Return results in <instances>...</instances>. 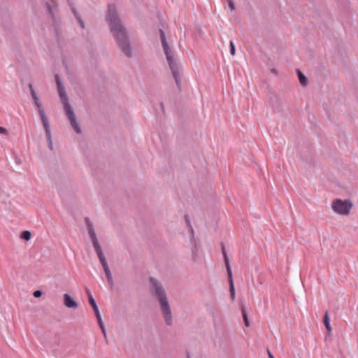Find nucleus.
Here are the masks:
<instances>
[{
  "label": "nucleus",
  "mask_w": 358,
  "mask_h": 358,
  "mask_svg": "<svg viewBox=\"0 0 358 358\" xmlns=\"http://www.w3.org/2000/svg\"><path fill=\"white\" fill-rule=\"evenodd\" d=\"M106 21L118 47L127 57H131L132 52L128 33L119 17L115 4H109L108 6Z\"/></svg>",
  "instance_id": "nucleus-1"
},
{
  "label": "nucleus",
  "mask_w": 358,
  "mask_h": 358,
  "mask_svg": "<svg viewBox=\"0 0 358 358\" xmlns=\"http://www.w3.org/2000/svg\"><path fill=\"white\" fill-rule=\"evenodd\" d=\"M150 282L151 285V291L159 302L162 313L164 318L166 324L168 326L172 325L173 319L171 310L162 285L159 283L156 278L152 277L150 278Z\"/></svg>",
  "instance_id": "nucleus-2"
},
{
  "label": "nucleus",
  "mask_w": 358,
  "mask_h": 358,
  "mask_svg": "<svg viewBox=\"0 0 358 358\" xmlns=\"http://www.w3.org/2000/svg\"><path fill=\"white\" fill-rule=\"evenodd\" d=\"M55 77V82H56V85H57V92H58L61 102L63 104L66 116L68 118V120H69L70 124H71V127L73 128V129L75 131V132L77 134H80L81 133L80 127L77 122L75 113L69 102V97L65 91L64 86L63 83H62L60 77L58 74H56Z\"/></svg>",
  "instance_id": "nucleus-3"
},
{
  "label": "nucleus",
  "mask_w": 358,
  "mask_h": 358,
  "mask_svg": "<svg viewBox=\"0 0 358 358\" xmlns=\"http://www.w3.org/2000/svg\"><path fill=\"white\" fill-rule=\"evenodd\" d=\"M159 31L160 39H161L162 45V48L164 50V52L166 55V60L169 63L170 69L171 71L173 77L176 81L177 87H178V90L180 92L182 90V88H181V81H180V76H179V67H178L177 63H176L173 59V54L168 44L164 30L162 29H159Z\"/></svg>",
  "instance_id": "nucleus-4"
},
{
  "label": "nucleus",
  "mask_w": 358,
  "mask_h": 358,
  "mask_svg": "<svg viewBox=\"0 0 358 358\" xmlns=\"http://www.w3.org/2000/svg\"><path fill=\"white\" fill-rule=\"evenodd\" d=\"M352 206L350 199L343 201L341 199H336L332 202L331 208L335 213L339 215H348L350 214Z\"/></svg>",
  "instance_id": "nucleus-5"
},
{
  "label": "nucleus",
  "mask_w": 358,
  "mask_h": 358,
  "mask_svg": "<svg viewBox=\"0 0 358 358\" xmlns=\"http://www.w3.org/2000/svg\"><path fill=\"white\" fill-rule=\"evenodd\" d=\"M221 246H222V252L223 255V257H224V263H225V266H226V268H227V271L228 280H229V283L230 295H231V299L234 301L235 299L236 293H235V287H234L233 277H232V271L231 269V266L229 264V260L228 255L226 252V249H225V246H224V243H222Z\"/></svg>",
  "instance_id": "nucleus-6"
},
{
  "label": "nucleus",
  "mask_w": 358,
  "mask_h": 358,
  "mask_svg": "<svg viewBox=\"0 0 358 358\" xmlns=\"http://www.w3.org/2000/svg\"><path fill=\"white\" fill-rule=\"evenodd\" d=\"M85 222L86 224V226H87V229L88 230V234L90 235V237L92 240V244H93V247L97 254V255H100L101 254H103V251H102V249H101V247L99 243V241L97 239V237H96V233H95V231H94V227H93V224L92 223V222L90 221V218L89 217H85Z\"/></svg>",
  "instance_id": "nucleus-7"
},
{
  "label": "nucleus",
  "mask_w": 358,
  "mask_h": 358,
  "mask_svg": "<svg viewBox=\"0 0 358 358\" xmlns=\"http://www.w3.org/2000/svg\"><path fill=\"white\" fill-rule=\"evenodd\" d=\"M29 90H30V92H31V96H32V98L34 99V104H35V106L38 108V114L40 115L42 124H44V123H46V122H49L48 117L45 115V110H44V109L42 107V105H41V101L39 100V98L37 96L36 92H35V90H34L31 83L29 84Z\"/></svg>",
  "instance_id": "nucleus-8"
},
{
  "label": "nucleus",
  "mask_w": 358,
  "mask_h": 358,
  "mask_svg": "<svg viewBox=\"0 0 358 358\" xmlns=\"http://www.w3.org/2000/svg\"><path fill=\"white\" fill-rule=\"evenodd\" d=\"M45 7L47 8V10H48L50 17L52 19L53 21H55V11L57 9V3L55 0H51L50 1H47L45 3Z\"/></svg>",
  "instance_id": "nucleus-9"
},
{
  "label": "nucleus",
  "mask_w": 358,
  "mask_h": 358,
  "mask_svg": "<svg viewBox=\"0 0 358 358\" xmlns=\"http://www.w3.org/2000/svg\"><path fill=\"white\" fill-rule=\"evenodd\" d=\"M64 304L69 308H77L78 303L69 294H64Z\"/></svg>",
  "instance_id": "nucleus-10"
},
{
  "label": "nucleus",
  "mask_w": 358,
  "mask_h": 358,
  "mask_svg": "<svg viewBox=\"0 0 358 358\" xmlns=\"http://www.w3.org/2000/svg\"><path fill=\"white\" fill-rule=\"evenodd\" d=\"M270 104L274 110H278L281 105V100L277 94H273L269 100Z\"/></svg>",
  "instance_id": "nucleus-11"
},
{
  "label": "nucleus",
  "mask_w": 358,
  "mask_h": 358,
  "mask_svg": "<svg viewBox=\"0 0 358 358\" xmlns=\"http://www.w3.org/2000/svg\"><path fill=\"white\" fill-rule=\"evenodd\" d=\"M43 126L45 131V135H46V138H47V140L48 142L49 148L50 150H52L53 149L52 141L51 131H50V127L49 125V122L43 124Z\"/></svg>",
  "instance_id": "nucleus-12"
},
{
  "label": "nucleus",
  "mask_w": 358,
  "mask_h": 358,
  "mask_svg": "<svg viewBox=\"0 0 358 358\" xmlns=\"http://www.w3.org/2000/svg\"><path fill=\"white\" fill-rule=\"evenodd\" d=\"M323 322H324L325 328L327 330L329 334H330L331 333V325H330V319H329V317L328 311H326L325 313H324V319H323Z\"/></svg>",
  "instance_id": "nucleus-13"
},
{
  "label": "nucleus",
  "mask_w": 358,
  "mask_h": 358,
  "mask_svg": "<svg viewBox=\"0 0 358 358\" xmlns=\"http://www.w3.org/2000/svg\"><path fill=\"white\" fill-rule=\"evenodd\" d=\"M296 73L300 83L303 86L306 85L308 83V79L306 76L299 69L296 70Z\"/></svg>",
  "instance_id": "nucleus-14"
},
{
  "label": "nucleus",
  "mask_w": 358,
  "mask_h": 358,
  "mask_svg": "<svg viewBox=\"0 0 358 358\" xmlns=\"http://www.w3.org/2000/svg\"><path fill=\"white\" fill-rule=\"evenodd\" d=\"M241 314H242V317H243L245 325L248 327H250V322L248 320V314L246 313V310H245V308L243 304L241 305Z\"/></svg>",
  "instance_id": "nucleus-15"
},
{
  "label": "nucleus",
  "mask_w": 358,
  "mask_h": 358,
  "mask_svg": "<svg viewBox=\"0 0 358 358\" xmlns=\"http://www.w3.org/2000/svg\"><path fill=\"white\" fill-rule=\"evenodd\" d=\"M89 303L93 308L95 316L99 315L100 314L98 306H97L94 298H92V299L90 298V300L89 301Z\"/></svg>",
  "instance_id": "nucleus-16"
},
{
  "label": "nucleus",
  "mask_w": 358,
  "mask_h": 358,
  "mask_svg": "<svg viewBox=\"0 0 358 358\" xmlns=\"http://www.w3.org/2000/svg\"><path fill=\"white\" fill-rule=\"evenodd\" d=\"M31 233L29 231H24L21 233L20 238L25 241H29L31 239Z\"/></svg>",
  "instance_id": "nucleus-17"
},
{
  "label": "nucleus",
  "mask_w": 358,
  "mask_h": 358,
  "mask_svg": "<svg viewBox=\"0 0 358 358\" xmlns=\"http://www.w3.org/2000/svg\"><path fill=\"white\" fill-rule=\"evenodd\" d=\"M98 257L99 259V261L103 266V268L108 266L106 259L104 256V254H101L100 255H98Z\"/></svg>",
  "instance_id": "nucleus-18"
},
{
  "label": "nucleus",
  "mask_w": 358,
  "mask_h": 358,
  "mask_svg": "<svg viewBox=\"0 0 358 358\" xmlns=\"http://www.w3.org/2000/svg\"><path fill=\"white\" fill-rule=\"evenodd\" d=\"M185 222L187 224V225L189 226V231L191 232V234L193 235L194 234V229L190 224V221H189V217L187 215H185Z\"/></svg>",
  "instance_id": "nucleus-19"
},
{
  "label": "nucleus",
  "mask_w": 358,
  "mask_h": 358,
  "mask_svg": "<svg viewBox=\"0 0 358 358\" xmlns=\"http://www.w3.org/2000/svg\"><path fill=\"white\" fill-rule=\"evenodd\" d=\"M96 317L97 319V322H98V324H99L101 329H103L104 325H103L101 315L99 314L98 315H96Z\"/></svg>",
  "instance_id": "nucleus-20"
},
{
  "label": "nucleus",
  "mask_w": 358,
  "mask_h": 358,
  "mask_svg": "<svg viewBox=\"0 0 358 358\" xmlns=\"http://www.w3.org/2000/svg\"><path fill=\"white\" fill-rule=\"evenodd\" d=\"M230 54L231 55H235V52H236V48H235V45H234V43L233 41H230Z\"/></svg>",
  "instance_id": "nucleus-21"
},
{
  "label": "nucleus",
  "mask_w": 358,
  "mask_h": 358,
  "mask_svg": "<svg viewBox=\"0 0 358 358\" xmlns=\"http://www.w3.org/2000/svg\"><path fill=\"white\" fill-rule=\"evenodd\" d=\"M105 272V274L106 275V278H108V276H112L110 270L108 266L103 268Z\"/></svg>",
  "instance_id": "nucleus-22"
},
{
  "label": "nucleus",
  "mask_w": 358,
  "mask_h": 358,
  "mask_svg": "<svg viewBox=\"0 0 358 358\" xmlns=\"http://www.w3.org/2000/svg\"><path fill=\"white\" fill-rule=\"evenodd\" d=\"M229 7L231 10H234L235 9V6L232 0H227Z\"/></svg>",
  "instance_id": "nucleus-23"
},
{
  "label": "nucleus",
  "mask_w": 358,
  "mask_h": 358,
  "mask_svg": "<svg viewBox=\"0 0 358 358\" xmlns=\"http://www.w3.org/2000/svg\"><path fill=\"white\" fill-rule=\"evenodd\" d=\"M85 291L88 297V301L90 300V298H94L89 288L85 287Z\"/></svg>",
  "instance_id": "nucleus-24"
},
{
  "label": "nucleus",
  "mask_w": 358,
  "mask_h": 358,
  "mask_svg": "<svg viewBox=\"0 0 358 358\" xmlns=\"http://www.w3.org/2000/svg\"><path fill=\"white\" fill-rule=\"evenodd\" d=\"M34 296L36 298H39L42 295V292L41 290H36L34 294Z\"/></svg>",
  "instance_id": "nucleus-25"
},
{
  "label": "nucleus",
  "mask_w": 358,
  "mask_h": 358,
  "mask_svg": "<svg viewBox=\"0 0 358 358\" xmlns=\"http://www.w3.org/2000/svg\"><path fill=\"white\" fill-rule=\"evenodd\" d=\"M107 280H108V284L110 285V286L111 287H113V285H114V282H113V277L112 276H108V278H107Z\"/></svg>",
  "instance_id": "nucleus-26"
},
{
  "label": "nucleus",
  "mask_w": 358,
  "mask_h": 358,
  "mask_svg": "<svg viewBox=\"0 0 358 358\" xmlns=\"http://www.w3.org/2000/svg\"><path fill=\"white\" fill-rule=\"evenodd\" d=\"M8 133V132L6 128L0 127V134L7 135Z\"/></svg>",
  "instance_id": "nucleus-27"
},
{
  "label": "nucleus",
  "mask_w": 358,
  "mask_h": 358,
  "mask_svg": "<svg viewBox=\"0 0 358 358\" xmlns=\"http://www.w3.org/2000/svg\"><path fill=\"white\" fill-rule=\"evenodd\" d=\"M69 6L71 7V9L73 13L75 14L77 12L76 8L73 6V4L70 3V2H69Z\"/></svg>",
  "instance_id": "nucleus-28"
},
{
  "label": "nucleus",
  "mask_w": 358,
  "mask_h": 358,
  "mask_svg": "<svg viewBox=\"0 0 358 358\" xmlns=\"http://www.w3.org/2000/svg\"><path fill=\"white\" fill-rule=\"evenodd\" d=\"M78 22H79L81 28L85 29V24H84V22L83 21L82 18H80V20H78Z\"/></svg>",
  "instance_id": "nucleus-29"
},
{
  "label": "nucleus",
  "mask_w": 358,
  "mask_h": 358,
  "mask_svg": "<svg viewBox=\"0 0 358 358\" xmlns=\"http://www.w3.org/2000/svg\"><path fill=\"white\" fill-rule=\"evenodd\" d=\"M217 314L218 311L217 310H212L211 312V315L213 317H215Z\"/></svg>",
  "instance_id": "nucleus-30"
},
{
  "label": "nucleus",
  "mask_w": 358,
  "mask_h": 358,
  "mask_svg": "<svg viewBox=\"0 0 358 358\" xmlns=\"http://www.w3.org/2000/svg\"><path fill=\"white\" fill-rule=\"evenodd\" d=\"M77 20H80V19L81 18L80 15H79V13H78V11L74 14Z\"/></svg>",
  "instance_id": "nucleus-31"
},
{
  "label": "nucleus",
  "mask_w": 358,
  "mask_h": 358,
  "mask_svg": "<svg viewBox=\"0 0 358 358\" xmlns=\"http://www.w3.org/2000/svg\"><path fill=\"white\" fill-rule=\"evenodd\" d=\"M268 358H275L274 356L271 353V352L268 350Z\"/></svg>",
  "instance_id": "nucleus-32"
},
{
  "label": "nucleus",
  "mask_w": 358,
  "mask_h": 358,
  "mask_svg": "<svg viewBox=\"0 0 358 358\" xmlns=\"http://www.w3.org/2000/svg\"><path fill=\"white\" fill-rule=\"evenodd\" d=\"M102 331V333L104 335V336L106 337V329H105V327H103V329H101Z\"/></svg>",
  "instance_id": "nucleus-33"
},
{
  "label": "nucleus",
  "mask_w": 358,
  "mask_h": 358,
  "mask_svg": "<svg viewBox=\"0 0 358 358\" xmlns=\"http://www.w3.org/2000/svg\"><path fill=\"white\" fill-rule=\"evenodd\" d=\"M271 72H272L273 73L277 74V71H276V69H271Z\"/></svg>",
  "instance_id": "nucleus-34"
},
{
  "label": "nucleus",
  "mask_w": 358,
  "mask_h": 358,
  "mask_svg": "<svg viewBox=\"0 0 358 358\" xmlns=\"http://www.w3.org/2000/svg\"><path fill=\"white\" fill-rule=\"evenodd\" d=\"M160 107H161L162 110L164 111V104H163V103H160Z\"/></svg>",
  "instance_id": "nucleus-35"
},
{
  "label": "nucleus",
  "mask_w": 358,
  "mask_h": 358,
  "mask_svg": "<svg viewBox=\"0 0 358 358\" xmlns=\"http://www.w3.org/2000/svg\"><path fill=\"white\" fill-rule=\"evenodd\" d=\"M187 358H191L190 357V354L189 352L187 353Z\"/></svg>",
  "instance_id": "nucleus-36"
}]
</instances>
